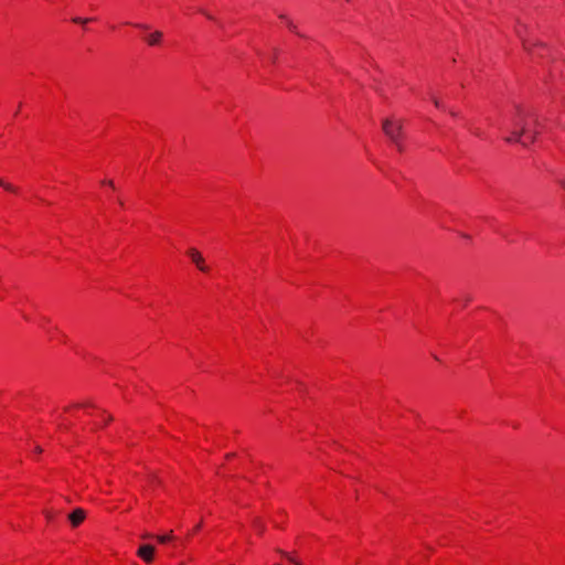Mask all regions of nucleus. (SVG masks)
Instances as JSON below:
<instances>
[{
	"label": "nucleus",
	"instance_id": "f257e3e1",
	"mask_svg": "<svg viewBox=\"0 0 565 565\" xmlns=\"http://www.w3.org/2000/svg\"><path fill=\"white\" fill-rule=\"evenodd\" d=\"M382 129L385 136L395 145L398 151H403V125L401 121H394L392 119H384L382 122Z\"/></svg>",
	"mask_w": 565,
	"mask_h": 565
},
{
	"label": "nucleus",
	"instance_id": "f03ea898",
	"mask_svg": "<svg viewBox=\"0 0 565 565\" xmlns=\"http://www.w3.org/2000/svg\"><path fill=\"white\" fill-rule=\"evenodd\" d=\"M525 30H526V26L519 22L515 26V34L521 40L523 49L526 52L532 53L534 46H539L542 44L536 41L525 38V35H524Z\"/></svg>",
	"mask_w": 565,
	"mask_h": 565
},
{
	"label": "nucleus",
	"instance_id": "7ed1b4c3",
	"mask_svg": "<svg viewBox=\"0 0 565 565\" xmlns=\"http://www.w3.org/2000/svg\"><path fill=\"white\" fill-rule=\"evenodd\" d=\"M188 255L201 271L206 273L209 270V267L205 265L204 258L199 250L190 248L188 250Z\"/></svg>",
	"mask_w": 565,
	"mask_h": 565
},
{
	"label": "nucleus",
	"instance_id": "20e7f679",
	"mask_svg": "<svg viewBox=\"0 0 565 565\" xmlns=\"http://www.w3.org/2000/svg\"><path fill=\"white\" fill-rule=\"evenodd\" d=\"M531 116L532 115L529 111H526L523 108H521L520 106H518L516 114L513 118V125L515 127H520V130H521L524 125L529 126V124L526 122V118L531 117Z\"/></svg>",
	"mask_w": 565,
	"mask_h": 565
},
{
	"label": "nucleus",
	"instance_id": "39448f33",
	"mask_svg": "<svg viewBox=\"0 0 565 565\" xmlns=\"http://www.w3.org/2000/svg\"><path fill=\"white\" fill-rule=\"evenodd\" d=\"M537 134L539 132L536 130H532V129H530L529 126H525V125L522 127L520 132H515L516 140L519 142H522L524 146H526V143L521 140L522 136H525L526 139H529L531 142H533L535 140V137H536Z\"/></svg>",
	"mask_w": 565,
	"mask_h": 565
},
{
	"label": "nucleus",
	"instance_id": "423d86ee",
	"mask_svg": "<svg viewBox=\"0 0 565 565\" xmlns=\"http://www.w3.org/2000/svg\"><path fill=\"white\" fill-rule=\"evenodd\" d=\"M137 554L145 562L150 563L153 559L154 547L152 545H141Z\"/></svg>",
	"mask_w": 565,
	"mask_h": 565
},
{
	"label": "nucleus",
	"instance_id": "0eeeda50",
	"mask_svg": "<svg viewBox=\"0 0 565 565\" xmlns=\"http://www.w3.org/2000/svg\"><path fill=\"white\" fill-rule=\"evenodd\" d=\"M85 516V511L81 508H77L68 515V520L73 526H78L84 521Z\"/></svg>",
	"mask_w": 565,
	"mask_h": 565
},
{
	"label": "nucleus",
	"instance_id": "6e6552de",
	"mask_svg": "<svg viewBox=\"0 0 565 565\" xmlns=\"http://www.w3.org/2000/svg\"><path fill=\"white\" fill-rule=\"evenodd\" d=\"M163 33L161 31L156 30L146 36V42L150 46H156L161 43Z\"/></svg>",
	"mask_w": 565,
	"mask_h": 565
},
{
	"label": "nucleus",
	"instance_id": "1a4fd4ad",
	"mask_svg": "<svg viewBox=\"0 0 565 565\" xmlns=\"http://www.w3.org/2000/svg\"><path fill=\"white\" fill-rule=\"evenodd\" d=\"M277 552L280 553L284 557H286L294 565H302L301 562L299 559H297L295 556H292L291 554L286 553L281 550H277Z\"/></svg>",
	"mask_w": 565,
	"mask_h": 565
},
{
	"label": "nucleus",
	"instance_id": "9d476101",
	"mask_svg": "<svg viewBox=\"0 0 565 565\" xmlns=\"http://www.w3.org/2000/svg\"><path fill=\"white\" fill-rule=\"evenodd\" d=\"M0 186H2L3 189H6L7 191H10V192H15L17 191V188H14L10 183L4 182L2 179H0Z\"/></svg>",
	"mask_w": 565,
	"mask_h": 565
},
{
	"label": "nucleus",
	"instance_id": "9b49d317",
	"mask_svg": "<svg viewBox=\"0 0 565 565\" xmlns=\"http://www.w3.org/2000/svg\"><path fill=\"white\" fill-rule=\"evenodd\" d=\"M172 539V535L171 533L168 534V535H158L157 536V540L160 542V543H167L168 541H170Z\"/></svg>",
	"mask_w": 565,
	"mask_h": 565
},
{
	"label": "nucleus",
	"instance_id": "f8f14e48",
	"mask_svg": "<svg viewBox=\"0 0 565 565\" xmlns=\"http://www.w3.org/2000/svg\"><path fill=\"white\" fill-rule=\"evenodd\" d=\"M286 24L290 31L298 33L297 25L291 20H287Z\"/></svg>",
	"mask_w": 565,
	"mask_h": 565
},
{
	"label": "nucleus",
	"instance_id": "ddd939ff",
	"mask_svg": "<svg viewBox=\"0 0 565 565\" xmlns=\"http://www.w3.org/2000/svg\"><path fill=\"white\" fill-rule=\"evenodd\" d=\"M515 132H520V130H513V131H512V135H511L510 137H507V138H505V141H508V142H512V141H516V142H519V141L516 140V135H515Z\"/></svg>",
	"mask_w": 565,
	"mask_h": 565
},
{
	"label": "nucleus",
	"instance_id": "4468645a",
	"mask_svg": "<svg viewBox=\"0 0 565 565\" xmlns=\"http://www.w3.org/2000/svg\"><path fill=\"white\" fill-rule=\"evenodd\" d=\"M73 21L75 23H87L89 19L74 18Z\"/></svg>",
	"mask_w": 565,
	"mask_h": 565
},
{
	"label": "nucleus",
	"instance_id": "2eb2a0df",
	"mask_svg": "<svg viewBox=\"0 0 565 565\" xmlns=\"http://www.w3.org/2000/svg\"><path fill=\"white\" fill-rule=\"evenodd\" d=\"M279 19H281L282 21H285L287 23V20H290L286 14L284 13H280L279 15Z\"/></svg>",
	"mask_w": 565,
	"mask_h": 565
},
{
	"label": "nucleus",
	"instance_id": "dca6fc26",
	"mask_svg": "<svg viewBox=\"0 0 565 565\" xmlns=\"http://www.w3.org/2000/svg\"><path fill=\"white\" fill-rule=\"evenodd\" d=\"M137 28H140L142 30H148L149 29V25L147 24H136Z\"/></svg>",
	"mask_w": 565,
	"mask_h": 565
},
{
	"label": "nucleus",
	"instance_id": "f3484780",
	"mask_svg": "<svg viewBox=\"0 0 565 565\" xmlns=\"http://www.w3.org/2000/svg\"><path fill=\"white\" fill-rule=\"evenodd\" d=\"M434 104H435V106H436V107H438V108H439V107H441V103H440L438 99H435V98H434Z\"/></svg>",
	"mask_w": 565,
	"mask_h": 565
},
{
	"label": "nucleus",
	"instance_id": "a211bd4d",
	"mask_svg": "<svg viewBox=\"0 0 565 565\" xmlns=\"http://www.w3.org/2000/svg\"><path fill=\"white\" fill-rule=\"evenodd\" d=\"M558 183L561 184V186L565 190V179H561L558 181Z\"/></svg>",
	"mask_w": 565,
	"mask_h": 565
},
{
	"label": "nucleus",
	"instance_id": "6ab92c4d",
	"mask_svg": "<svg viewBox=\"0 0 565 565\" xmlns=\"http://www.w3.org/2000/svg\"><path fill=\"white\" fill-rule=\"evenodd\" d=\"M53 518V513L52 512H46V519L50 521L52 520Z\"/></svg>",
	"mask_w": 565,
	"mask_h": 565
},
{
	"label": "nucleus",
	"instance_id": "aec40b11",
	"mask_svg": "<svg viewBox=\"0 0 565 565\" xmlns=\"http://www.w3.org/2000/svg\"><path fill=\"white\" fill-rule=\"evenodd\" d=\"M34 450H35V452H38V454L42 452V448H41L40 446H35Z\"/></svg>",
	"mask_w": 565,
	"mask_h": 565
},
{
	"label": "nucleus",
	"instance_id": "412c9836",
	"mask_svg": "<svg viewBox=\"0 0 565 565\" xmlns=\"http://www.w3.org/2000/svg\"><path fill=\"white\" fill-rule=\"evenodd\" d=\"M472 132H473L476 136H478V137H480V136H481V132H480L478 129L473 130Z\"/></svg>",
	"mask_w": 565,
	"mask_h": 565
},
{
	"label": "nucleus",
	"instance_id": "4be33fe9",
	"mask_svg": "<svg viewBox=\"0 0 565 565\" xmlns=\"http://www.w3.org/2000/svg\"><path fill=\"white\" fill-rule=\"evenodd\" d=\"M108 185L114 186V182L111 180L106 182Z\"/></svg>",
	"mask_w": 565,
	"mask_h": 565
},
{
	"label": "nucleus",
	"instance_id": "5701e85b",
	"mask_svg": "<svg viewBox=\"0 0 565 565\" xmlns=\"http://www.w3.org/2000/svg\"><path fill=\"white\" fill-rule=\"evenodd\" d=\"M534 126L539 125V120L536 118L533 119Z\"/></svg>",
	"mask_w": 565,
	"mask_h": 565
},
{
	"label": "nucleus",
	"instance_id": "b1692460",
	"mask_svg": "<svg viewBox=\"0 0 565 565\" xmlns=\"http://www.w3.org/2000/svg\"><path fill=\"white\" fill-rule=\"evenodd\" d=\"M201 529V524L195 525L194 531H199Z\"/></svg>",
	"mask_w": 565,
	"mask_h": 565
},
{
	"label": "nucleus",
	"instance_id": "393cba45",
	"mask_svg": "<svg viewBox=\"0 0 565 565\" xmlns=\"http://www.w3.org/2000/svg\"><path fill=\"white\" fill-rule=\"evenodd\" d=\"M203 13L207 17V19H211V20L213 19L212 15H210L209 13H206V12H203Z\"/></svg>",
	"mask_w": 565,
	"mask_h": 565
},
{
	"label": "nucleus",
	"instance_id": "a878e982",
	"mask_svg": "<svg viewBox=\"0 0 565 565\" xmlns=\"http://www.w3.org/2000/svg\"><path fill=\"white\" fill-rule=\"evenodd\" d=\"M143 537L145 539H149V537H152V535L151 534H145Z\"/></svg>",
	"mask_w": 565,
	"mask_h": 565
},
{
	"label": "nucleus",
	"instance_id": "bb28decb",
	"mask_svg": "<svg viewBox=\"0 0 565 565\" xmlns=\"http://www.w3.org/2000/svg\"><path fill=\"white\" fill-rule=\"evenodd\" d=\"M226 457L232 458V457H234V454H228Z\"/></svg>",
	"mask_w": 565,
	"mask_h": 565
},
{
	"label": "nucleus",
	"instance_id": "cd10ccee",
	"mask_svg": "<svg viewBox=\"0 0 565 565\" xmlns=\"http://www.w3.org/2000/svg\"><path fill=\"white\" fill-rule=\"evenodd\" d=\"M275 54H277V52H275ZM276 60V55H273V61L275 62Z\"/></svg>",
	"mask_w": 565,
	"mask_h": 565
}]
</instances>
